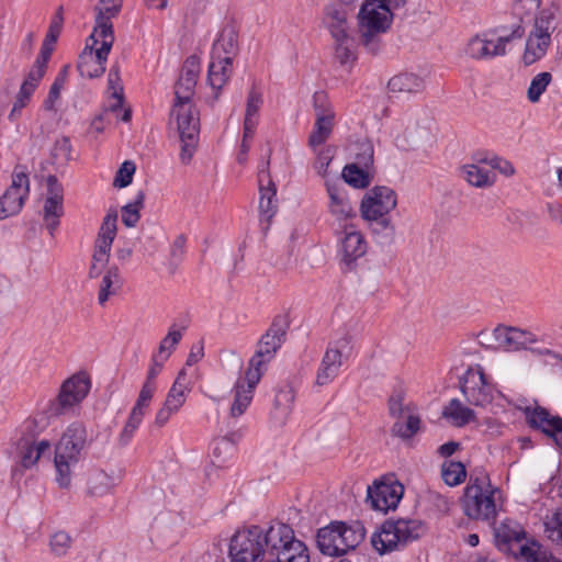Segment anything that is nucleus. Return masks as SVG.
<instances>
[{
  "label": "nucleus",
  "mask_w": 562,
  "mask_h": 562,
  "mask_svg": "<svg viewBox=\"0 0 562 562\" xmlns=\"http://www.w3.org/2000/svg\"><path fill=\"white\" fill-rule=\"evenodd\" d=\"M144 200L145 193L143 191H138L135 200L122 207L121 217L125 226L134 227L138 223L140 218L139 211L144 206Z\"/></svg>",
  "instance_id": "a18cd8bd"
},
{
  "label": "nucleus",
  "mask_w": 562,
  "mask_h": 562,
  "mask_svg": "<svg viewBox=\"0 0 562 562\" xmlns=\"http://www.w3.org/2000/svg\"><path fill=\"white\" fill-rule=\"evenodd\" d=\"M122 3L123 0H100L94 7L95 23L112 24L111 20L120 13Z\"/></svg>",
  "instance_id": "a19ab883"
},
{
  "label": "nucleus",
  "mask_w": 562,
  "mask_h": 562,
  "mask_svg": "<svg viewBox=\"0 0 562 562\" xmlns=\"http://www.w3.org/2000/svg\"><path fill=\"white\" fill-rule=\"evenodd\" d=\"M529 423L531 426L540 428L553 439L562 428V419L558 416H551L543 408H536L529 416Z\"/></svg>",
  "instance_id": "e433bc0d"
},
{
  "label": "nucleus",
  "mask_w": 562,
  "mask_h": 562,
  "mask_svg": "<svg viewBox=\"0 0 562 562\" xmlns=\"http://www.w3.org/2000/svg\"><path fill=\"white\" fill-rule=\"evenodd\" d=\"M420 425V419L413 412L408 413L403 419L396 420L392 427L394 435L407 439L414 436Z\"/></svg>",
  "instance_id": "8fccbe9b"
},
{
  "label": "nucleus",
  "mask_w": 562,
  "mask_h": 562,
  "mask_svg": "<svg viewBox=\"0 0 562 562\" xmlns=\"http://www.w3.org/2000/svg\"><path fill=\"white\" fill-rule=\"evenodd\" d=\"M272 525L237 530L229 539L227 562H268Z\"/></svg>",
  "instance_id": "7ed1b4c3"
},
{
  "label": "nucleus",
  "mask_w": 562,
  "mask_h": 562,
  "mask_svg": "<svg viewBox=\"0 0 562 562\" xmlns=\"http://www.w3.org/2000/svg\"><path fill=\"white\" fill-rule=\"evenodd\" d=\"M525 531L501 526L496 531L498 547L525 562H548L551 555L535 539H525Z\"/></svg>",
  "instance_id": "9b49d317"
},
{
  "label": "nucleus",
  "mask_w": 562,
  "mask_h": 562,
  "mask_svg": "<svg viewBox=\"0 0 562 562\" xmlns=\"http://www.w3.org/2000/svg\"><path fill=\"white\" fill-rule=\"evenodd\" d=\"M46 66L35 61L23 82L26 85H32V87L34 88H37L41 80L46 74Z\"/></svg>",
  "instance_id": "774afa93"
},
{
  "label": "nucleus",
  "mask_w": 562,
  "mask_h": 562,
  "mask_svg": "<svg viewBox=\"0 0 562 562\" xmlns=\"http://www.w3.org/2000/svg\"><path fill=\"white\" fill-rule=\"evenodd\" d=\"M315 123L308 136V146L314 150L331 135L335 125V110L327 95L316 92L313 97Z\"/></svg>",
  "instance_id": "ddd939ff"
},
{
  "label": "nucleus",
  "mask_w": 562,
  "mask_h": 562,
  "mask_svg": "<svg viewBox=\"0 0 562 562\" xmlns=\"http://www.w3.org/2000/svg\"><path fill=\"white\" fill-rule=\"evenodd\" d=\"M441 475L447 485L456 486L464 481L467 471L462 462L446 461L442 464Z\"/></svg>",
  "instance_id": "49530a36"
},
{
  "label": "nucleus",
  "mask_w": 562,
  "mask_h": 562,
  "mask_svg": "<svg viewBox=\"0 0 562 562\" xmlns=\"http://www.w3.org/2000/svg\"><path fill=\"white\" fill-rule=\"evenodd\" d=\"M342 364L341 351L337 348H328L323 357L316 374L318 386L328 385L337 376Z\"/></svg>",
  "instance_id": "c756f323"
},
{
  "label": "nucleus",
  "mask_w": 562,
  "mask_h": 562,
  "mask_svg": "<svg viewBox=\"0 0 562 562\" xmlns=\"http://www.w3.org/2000/svg\"><path fill=\"white\" fill-rule=\"evenodd\" d=\"M341 177L345 182L352 186L353 188L361 189L370 184V177L368 172L360 169L355 164L347 165L341 172Z\"/></svg>",
  "instance_id": "3c124183"
},
{
  "label": "nucleus",
  "mask_w": 562,
  "mask_h": 562,
  "mask_svg": "<svg viewBox=\"0 0 562 562\" xmlns=\"http://www.w3.org/2000/svg\"><path fill=\"white\" fill-rule=\"evenodd\" d=\"M428 127L422 125L420 122L413 116L400 120L395 127V139L401 147H408L426 137Z\"/></svg>",
  "instance_id": "bb28decb"
},
{
  "label": "nucleus",
  "mask_w": 562,
  "mask_h": 562,
  "mask_svg": "<svg viewBox=\"0 0 562 562\" xmlns=\"http://www.w3.org/2000/svg\"><path fill=\"white\" fill-rule=\"evenodd\" d=\"M323 23L333 40H345L351 36V24L345 9L338 5H328L325 9Z\"/></svg>",
  "instance_id": "a878e982"
},
{
  "label": "nucleus",
  "mask_w": 562,
  "mask_h": 562,
  "mask_svg": "<svg viewBox=\"0 0 562 562\" xmlns=\"http://www.w3.org/2000/svg\"><path fill=\"white\" fill-rule=\"evenodd\" d=\"M267 166H269V161ZM258 181L260 193L259 210L267 218H271L277 210V189L274 182L271 180L268 167L259 171Z\"/></svg>",
  "instance_id": "cd10ccee"
},
{
  "label": "nucleus",
  "mask_w": 562,
  "mask_h": 562,
  "mask_svg": "<svg viewBox=\"0 0 562 562\" xmlns=\"http://www.w3.org/2000/svg\"><path fill=\"white\" fill-rule=\"evenodd\" d=\"M442 416L451 420L452 425L457 427H462L475 419L474 412L457 398L451 400L443 408Z\"/></svg>",
  "instance_id": "4c0bfd02"
},
{
  "label": "nucleus",
  "mask_w": 562,
  "mask_h": 562,
  "mask_svg": "<svg viewBox=\"0 0 562 562\" xmlns=\"http://www.w3.org/2000/svg\"><path fill=\"white\" fill-rule=\"evenodd\" d=\"M71 144L67 137L58 138L52 149L54 162L59 166L66 165L70 160Z\"/></svg>",
  "instance_id": "bf43d9fd"
},
{
  "label": "nucleus",
  "mask_w": 562,
  "mask_h": 562,
  "mask_svg": "<svg viewBox=\"0 0 562 562\" xmlns=\"http://www.w3.org/2000/svg\"><path fill=\"white\" fill-rule=\"evenodd\" d=\"M121 476L113 471L93 469L87 479V493L90 496H103L109 494L120 482Z\"/></svg>",
  "instance_id": "c85d7f7f"
},
{
  "label": "nucleus",
  "mask_w": 562,
  "mask_h": 562,
  "mask_svg": "<svg viewBox=\"0 0 562 562\" xmlns=\"http://www.w3.org/2000/svg\"><path fill=\"white\" fill-rule=\"evenodd\" d=\"M104 41L99 49H83L78 59V71L82 77L92 79L102 76L105 71V63L111 52V37L104 35Z\"/></svg>",
  "instance_id": "5701e85b"
},
{
  "label": "nucleus",
  "mask_w": 562,
  "mask_h": 562,
  "mask_svg": "<svg viewBox=\"0 0 562 562\" xmlns=\"http://www.w3.org/2000/svg\"><path fill=\"white\" fill-rule=\"evenodd\" d=\"M557 13L558 9L554 7L546 8L535 18L531 31L549 36L557 29Z\"/></svg>",
  "instance_id": "ea45409f"
},
{
  "label": "nucleus",
  "mask_w": 562,
  "mask_h": 562,
  "mask_svg": "<svg viewBox=\"0 0 562 562\" xmlns=\"http://www.w3.org/2000/svg\"><path fill=\"white\" fill-rule=\"evenodd\" d=\"M135 170L136 166L133 161H124L116 171L113 186L119 189L127 187L133 180Z\"/></svg>",
  "instance_id": "680f3d73"
},
{
  "label": "nucleus",
  "mask_w": 562,
  "mask_h": 562,
  "mask_svg": "<svg viewBox=\"0 0 562 562\" xmlns=\"http://www.w3.org/2000/svg\"><path fill=\"white\" fill-rule=\"evenodd\" d=\"M49 550L55 557H64L71 547V538L65 531H56L49 538Z\"/></svg>",
  "instance_id": "6e6d98bb"
},
{
  "label": "nucleus",
  "mask_w": 562,
  "mask_h": 562,
  "mask_svg": "<svg viewBox=\"0 0 562 562\" xmlns=\"http://www.w3.org/2000/svg\"><path fill=\"white\" fill-rule=\"evenodd\" d=\"M552 81V75L548 71L537 74L530 81L527 89V99L531 103L540 101L541 95Z\"/></svg>",
  "instance_id": "de8ad7c7"
},
{
  "label": "nucleus",
  "mask_w": 562,
  "mask_h": 562,
  "mask_svg": "<svg viewBox=\"0 0 562 562\" xmlns=\"http://www.w3.org/2000/svg\"><path fill=\"white\" fill-rule=\"evenodd\" d=\"M232 61L229 57H215L212 55V61L209 67V81L213 89L220 90L227 82L232 74Z\"/></svg>",
  "instance_id": "f704fd0d"
},
{
  "label": "nucleus",
  "mask_w": 562,
  "mask_h": 562,
  "mask_svg": "<svg viewBox=\"0 0 562 562\" xmlns=\"http://www.w3.org/2000/svg\"><path fill=\"white\" fill-rule=\"evenodd\" d=\"M238 440L239 435L237 432H229L214 438L210 445L212 456L218 460L225 459L233 451Z\"/></svg>",
  "instance_id": "79ce46f5"
},
{
  "label": "nucleus",
  "mask_w": 562,
  "mask_h": 562,
  "mask_svg": "<svg viewBox=\"0 0 562 562\" xmlns=\"http://www.w3.org/2000/svg\"><path fill=\"white\" fill-rule=\"evenodd\" d=\"M156 390H157L156 383L145 381L139 391L136 403L132 409H134L136 412H140L142 414L145 415L149 407V404L154 397Z\"/></svg>",
  "instance_id": "13d9d810"
},
{
  "label": "nucleus",
  "mask_w": 562,
  "mask_h": 562,
  "mask_svg": "<svg viewBox=\"0 0 562 562\" xmlns=\"http://www.w3.org/2000/svg\"><path fill=\"white\" fill-rule=\"evenodd\" d=\"M460 177L469 186L476 189H490L497 180L496 172L492 171L487 158L477 159L461 166Z\"/></svg>",
  "instance_id": "b1692460"
},
{
  "label": "nucleus",
  "mask_w": 562,
  "mask_h": 562,
  "mask_svg": "<svg viewBox=\"0 0 562 562\" xmlns=\"http://www.w3.org/2000/svg\"><path fill=\"white\" fill-rule=\"evenodd\" d=\"M390 414L397 420L403 419L408 413L413 412L408 406L404 404L402 395L392 396L389 401Z\"/></svg>",
  "instance_id": "69168bd1"
},
{
  "label": "nucleus",
  "mask_w": 562,
  "mask_h": 562,
  "mask_svg": "<svg viewBox=\"0 0 562 562\" xmlns=\"http://www.w3.org/2000/svg\"><path fill=\"white\" fill-rule=\"evenodd\" d=\"M543 526L548 539L562 547V508L547 515Z\"/></svg>",
  "instance_id": "37998d69"
},
{
  "label": "nucleus",
  "mask_w": 562,
  "mask_h": 562,
  "mask_svg": "<svg viewBox=\"0 0 562 562\" xmlns=\"http://www.w3.org/2000/svg\"><path fill=\"white\" fill-rule=\"evenodd\" d=\"M46 188L41 214L45 227L53 236L64 214V188L55 176L46 178Z\"/></svg>",
  "instance_id": "2eb2a0df"
},
{
  "label": "nucleus",
  "mask_w": 562,
  "mask_h": 562,
  "mask_svg": "<svg viewBox=\"0 0 562 562\" xmlns=\"http://www.w3.org/2000/svg\"><path fill=\"white\" fill-rule=\"evenodd\" d=\"M268 562H310L307 546L295 537L294 530L285 524L272 525Z\"/></svg>",
  "instance_id": "1a4fd4ad"
},
{
  "label": "nucleus",
  "mask_w": 562,
  "mask_h": 562,
  "mask_svg": "<svg viewBox=\"0 0 562 562\" xmlns=\"http://www.w3.org/2000/svg\"><path fill=\"white\" fill-rule=\"evenodd\" d=\"M262 104V95L257 90L249 91L246 103L244 128L245 138H252L259 122V110Z\"/></svg>",
  "instance_id": "72a5a7b5"
},
{
  "label": "nucleus",
  "mask_w": 562,
  "mask_h": 562,
  "mask_svg": "<svg viewBox=\"0 0 562 562\" xmlns=\"http://www.w3.org/2000/svg\"><path fill=\"white\" fill-rule=\"evenodd\" d=\"M508 42L509 37L493 38L487 33L475 34L467 42L464 53L472 59H491L505 55Z\"/></svg>",
  "instance_id": "aec40b11"
},
{
  "label": "nucleus",
  "mask_w": 562,
  "mask_h": 562,
  "mask_svg": "<svg viewBox=\"0 0 562 562\" xmlns=\"http://www.w3.org/2000/svg\"><path fill=\"white\" fill-rule=\"evenodd\" d=\"M481 337L490 341V346H496L507 350H519L538 341L536 335L517 327L498 325L491 333L482 331Z\"/></svg>",
  "instance_id": "dca6fc26"
},
{
  "label": "nucleus",
  "mask_w": 562,
  "mask_h": 562,
  "mask_svg": "<svg viewBox=\"0 0 562 562\" xmlns=\"http://www.w3.org/2000/svg\"><path fill=\"white\" fill-rule=\"evenodd\" d=\"M423 533L424 527L418 520H387L372 535L371 544L376 552L385 554L418 539Z\"/></svg>",
  "instance_id": "423d86ee"
},
{
  "label": "nucleus",
  "mask_w": 562,
  "mask_h": 562,
  "mask_svg": "<svg viewBox=\"0 0 562 562\" xmlns=\"http://www.w3.org/2000/svg\"><path fill=\"white\" fill-rule=\"evenodd\" d=\"M30 193V180L26 173L20 171L12 176L11 186L0 196V221L16 215Z\"/></svg>",
  "instance_id": "f3484780"
},
{
  "label": "nucleus",
  "mask_w": 562,
  "mask_h": 562,
  "mask_svg": "<svg viewBox=\"0 0 562 562\" xmlns=\"http://www.w3.org/2000/svg\"><path fill=\"white\" fill-rule=\"evenodd\" d=\"M390 92L405 95L420 92L425 88L423 78L415 74H400L392 77L387 82Z\"/></svg>",
  "instance_id": "2f4dec72"
},
{
  "label": "nucleus",
  "mask_w": 562,
  "mask_h": 562,
  "mask_svg": "<svg viewBox=\"0 0 562 562\" xmlns=\"http://www.w3.org/2000/svg\"><path fill=\"white\" fill-rule=\"evenodd\" d=\"M461 391L468 403L475 406H484L492 402L493 395L488 386L484 370L481 366L471 367L467 370Z\"/></svg>",
  "instance_id": "a211bd4d"
},
{
  "label": "nucleus",
  "mask_w": 562,
  "mask_h": 562,
  "mask_svg": "<svg viewBox=\"0 0 562 562\" xmlns=\"http://www.w3.org/2000/svg\"><path fill=\"white\" fill-rule=\"evenodd\" d=\"M170 125L178 131L181 142L180 158L188 164L196 149L200 133L199 112L192 103H175L170 113Z\"/></svg>",
  "instance_id": "6e6552de"
},
{
  "label": "nucleus",
  "mask_w": 562,
  "mask_h": 562,
  "mask_svg": "<svg viewBox=\"0 0 562 562\" xmlns=\"http://www.w3.org/2000/svg\"><path fill=\"white\" fill-rule=\"evenodd\" d=\"M488 166L492 168V171H498L505 177H512L515 173V168L513 164L501 157H492L487 158Z\"/></svg>",
  "instance_id": "338daca9"
},
{
  "label": "nucleus",
  "mask_w": 562,
  "mask_h": 562,
  "mask_svg": "<svg viewBox=\"0 0 562 562\" xmlns=\"http://www.w3.org/2000/svg\"><path fill=\"white\" fill-rule=\"evenodd\" d=\"M328 194V212L338 224L348 225L347 223L356 217V211L352 207L347 192L344 188L327 183Z\"/></svg>",
  "instance_id": "393cba45"
},
{
  "label": "nucleus",
  "mask_w": 562,
  "mask_h": 562,
  "mask_svg": "<svg viewBox=\"0 0 562 562\" xmlns=\"http://www.w3.org/2000/svg\"><path fill=\"white\" fill-rule=\"evenodd\" d=\"M366 530L360 522L347 525L341 521L331 522L321 528L316 540L319 551L328 557H339L356 549L364 539Z\"/></svg>",
  "instance_id": "39448f33"
},
{
  "label": "nucleus",
  "mask_w": 562,
  "mask_h": 562,
  "mask_svg": "<svg viewBox=\"0 0 562 562\" xmlns=\"http://www.w3.org/2000/svg\"><path fill=\"white\" fill-rule=\"evenodd\" d=\"M238 48V34L233 26L224 27L213 45L212 55L215 57L224 56L233 60Z\"/></svg>",
  "instance_id": "c9c22d12"
},
{
  "label": "nucleus",
  "mask_w": 562,
  "mask_h": 562,
  "mask_svg": "<svg viewBox=\"0 0 562 562\" xmlns=\"http://www.w3.org/2000/svg\"><path fill=\"white\" fill-rule=\"evenodd\" d=\"M195 85V81H189L188 79H182L179 77V80L177 81L175 87V103H192L191 98L194 93Z\"/></svg>",
  "instance_id": "e2e57ef3"
},
{
  "label": "nucleus",
  "mask_w": 562,
  "mask_h": 562,
  "mask_svg": "<svg viewBox=\"0 0 562 562\" xmlns=\"http://www.w3.org/2000/svg\"><path fill=\"white\" fill-rule=\"evenodd\" d=\"M404 494V486L396 480L383 479L368 487L367 503L374 510L387 513L395 509Z\"/></svg>",
  "instance_id": "4468645a"
},
{
  "label": "nucleus",
  "mask_w": 562,
  "mask_h": 562,
  "mask_svg": "<svg viewBox=\"0 0 562 562\" xmlns=\"http://www.w3.org/2000/svg\"><path fill=\"white\" fill-rule=\"evenodd\" d=\"M501 491L493 486L486 475L471 479L464 490L462 508L464 514L475 520H494L497 516Z\"/></svg>",
  "instance_id": "20e7f679"
},
{
  "label": "nucleus",
  "mask_w": 562,
  "mask_h": 562,
  "mask_svg": "<svg viewBox=\"0 0 562 562\" xmlns=\"http://www.w3.org/2000/svg\"><path fill=\"white\" fill-rule=\"evenodd\" d=\"M64 88V76H57L55 81L53 82L48 95L44 102V108L47 111H56L57 102L60 98L61 89Z\"/></svg>",
  "instance_id": "0e129e2a"
},
{
  "label": "nucleus",
  "mask_w": 562,
  "mask_h": 562,
  "mask_svg": "<svg viewBox=\"0 0 562 562\" xmlns=\"http://www.w3.org/2000/svg\"><path fill=\"white\" fill-rule=\"evenodd\" d=\"M49 453L50 442L48 440H26L20 448L21 464L25 469L32 468L43 456Z\"/></svg>",
  "instance_id": "473e14b6"
},
{
  "label": "nucleus",
  "mask_w": 562,
  "mask_h": 562,
  "mask_svg": "<svg viewBox=\"0 0 562 562\" xmlns=\"http://www.w3.org/2000/svg\"><path fill=\"white\" fill-rule=\"evenodd\" d=\"M87 445L88 432L82 423L72 422L63 431L54 450L56 482L59 487H69L74 471L81 460Z\"/></svg>",
  "instance_id": "f03ea898"
},
{
  "label": "nucleus",
  "mask_w": 562,
  "mask_h": 562,
  "mask_svg": "<svg viewBox=\"0 0 562 562\" xmlns=\"http://www.w3.org/2000/svg\"><path fill=\"white\" fill-rule=\"evenodd\" d=\"M35 90L36 88L32 87V85H26L22 82L20 91L16 94L13 108L9 115L11 120H14L15 116L20 113V111L27 105Z\"/></svg>",
  "instance_id": "052dcab7"
},
{
  "label": "nucleus",
  "mask_w": 562,
  "mask_h": 562,
  "mask_svg": "<svg viewBox=\"0 0 562 562\" xmlns=\"http://www.w3.org/2000/svg\"><path fill=\"white\" fill-rule=\"evenodd\" d=\"M104 35L106 37H111V47L114 43V33H113V25L112 24H98L95 23V26L93 29L92 34L88 37L86 42V46L83 49L91 48V52L94 49H99L104 41Z\"/></svg>",
  "instance_id": "603ef678"
},
{
  "label": "nucleus",
  "mask_w": 562,
  "mask_h": 562,
  "mask_svg": "<svg viewBox=\"0 0 562 562\" xmlns=\"http://www.w3.org/2000/svg\"><path fill=\"white\" fill-rule=\"evenodd\" d=\"M420 425V419L413 412L408 413L403 419L396 420L392 427L394 435L407 439L414 436Z\"/></svg>",
  "instance_id": "09e8293b"
},
{
  "label": "nucleus",
  "mask_w": 562,
  "mask_h": 562,
  "mask_svg": "<svg viewBox=\"0 0 562 562\" xmlns=\"http://www.w3.org/2000/svg\"><path fill=\"white\" fill-rule=\"evenodd\" d=\"M391 7L383 0H367L358 14L361 43L372 54L379 48V34L385 32L392 20Z\"/></svg>",
  "instance_id": "0eeeda50"
},
{
  "label": "nucleus",
  "mask_w": 562,
  "mask_h": 562,
  "mask_svg": "<svg viewBox=\"0 0 562 562\" xmlns=\"http://www.w3.org/2000/svg\"><path fill=\"white\" fill-rule=\"evenodd\" d=\"M260 379L261 376L257 372L246 369L245 374L236 381L232 390L231 417L237 418L245 414L252 401L255 389Z\"/></svg>",
  "instance_id": "412c9836"
},
{
  "label": "nucleus",
  "mask_w": 562,
  "mask_h": 562,
  "mask_svg": "<svg viewBox=\"0 0 562 562\" xmlns=\"http://www.w3.org/2000/svg\"><path fill=\"white\" fill-rule=\"evenodd\" d=\"M284 333L280 329L270 328L259 340L255 355L248 362L247 370H254L262 376L267 363L273 358L276 351L282 344Z\"/></svg>",
  "instance_id": "4be33fe9"
},
{
  "label": "nucleus",
  "mask_w": 562,
  "mask_h": 562,
  "mask_svg": "<svg viewBox=\"0 0 562 562\" xmlns=\"http://www.w3.org/2000/svg\"><path fill=\"white\" fill-rule=\"evenodd\" d=\"M338 237V255L340 261L346 266H350L359 258L363 257L368 249V244L362 233L353 225H345L337 233Z\"/></svg>",
  "instance_id": "6ab92c4d"
},
{
  "label": "nucleus",
  "mask_w": 562,
  "mask_h": 562,
  "mask_svg": "<svg viewBox=\"0 0 562 562\" xmlns=\"http://www.w3.org/2000/svg\"><path fill=\"white\" fill-rule=\"evenodd\" d=\"M183 375V372L178 374L164 402L165 406L169 407L176 413H178L184 405L187 395L189 393L188 386L182 382Z\"/></svg>",
  "instance_id": "58836bf2"
},
{
  "label": "nucleus",
  "mask_w": 562,
  "mask_h": 562,
  "mask_svg": "<svg viewBox=\"0 0 562 562\" xmlns=\"http://www.w3.org/2000/svg\"><path fill=\"white\" fill-rule=\"evenodd\" d=\"M550 44L551 38L549 36L530 31L522 54L525 65L529 66L541 59L546 55Z\"/></svg>",
  "instance_id": "7c9ffc66"
},
{
  "label": "nucleus",
  "mask_w": 562,
  "mask_h": 562,
  "mask_svg": "<svg viewBox=\"0 0 562 562\" xmlns=\"http://www.w3.org/2000/svg\"><path fill=\"white\" fill-rule=\"evenodd\" d=\"M91 390V376L87 371H78L63 381L56 397L49 402L52 416H60L74 411L88 396Z\"/></svg>",
  "instance_id": "9d476101"
},
{
  "label": "nucleus",
  "mask_w": 562,
  "mask_h": 562,
  "mask_svg": "<svg viewBox=\"0 0 562 562\" xmlns=\"http://www.w3.org/2000/svg\"><path fill=\"white\" fill-rule=\"evenodd\" d=\"M108 91L113 100V102L110 104V110L115 111L123 103V86L117 66L112 67L109 71Z\"/></svg>",
  "instance_id": "c03bdc74"
},
{
  "label": "nucleus",
  "mask_w": 562,
  "mask_h": 562,
  "mask_svg": "<svg viewBox=\"0 0 562 562\" xmlns=\"http://www.w3.org/2000/svg\"><path fill=\"white\" fill-rule=\"evenodd\" d=\"M397 196L389 187H374L363 196L360 212L363 220L378 222L384 229L394 231L392 221L386 215L396 207Z\"/></svg>",
  "instance_id": "f8f14e48"
},
{
  "label": "nucleus",
  "mask_w": 562,
  "mask_h": 562,
  "mask_svg": "<svg viewBox=\"0 0 562 562\" xmlns=\"http://www.w3.org/2000/svg\"><path fill=\"white\" fill-rule=\"evenodd\" d=\"M181 338V330L177 329L176 327H171L168 334L160 341L156 356H158L160 359L168 360Z\"/></svg>",
  "instance_id": "864d4df0"
},
{
  "label": "nucleus",
  "mask_w": 562,
  "mask_h": 562,
  "mask_svg": "<svg viewBox=\"0 0 562 562\" xmlns=\"http://www.w3.org/2000/svg\"><path fill=\"white\" fill-rule=\"evenodd\" d=\"M117 229V213L110 211L103 218L94 244L89 278H101L98 303L104 305L111 296L121 290L123 280L116 266H109L110 251Z\"/></svg>",
  "instance_id": "f257e3e1"
},
{
  "label": "nucleus",
  "mask_w": 562,
  "mask_h": 562,
  "mask_svg": "<svg viewBox=\"0 0 562 562\" xmlns=\"http://www.w3.org/2000/svg\"><path fill=\"white\" fill-rule=\"evenodd\" d=\"M335 54L340 64L346 65L355 59V42L352 36L335 40Z\"/></svg>",
  "instance_id": "4d7b16f0"
},
{
  "label": "nucleus",
  "mask_w": 562,
  "mask_h": 562,
  "mask_svg": "<svg viewBox=\"0 0 562 562\" xmlns=\"http://www.w3.org/2000/svg\"><path fill=\"white\" fill-rule=\"evenodd\" d=\"M144 416L145 415L140 412H136L134 409L131 411L130 416L119 436V443L121 446H126L131 441L135 431L142 424Z\"/></svg>",
  "instance_id": "5fc2aeb1"
}]
</instances>
